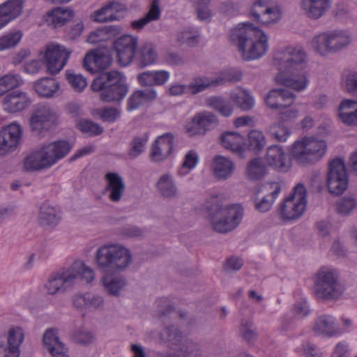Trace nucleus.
Instances as JSON below:
<instances>
[{"label":"nucleus","mask_w":357,"mask_h":357,"mask_svg":"<svg viewBox=\"0 0 357 357\" xmlns=\"http://www.w3.org/2000/svg\"><path fill=\"white\" fill-rule=\"evenodd\" d=\"M31 104L28 95L20 91H13L7 93L3 99L4 109L14 113L22 111Z\"/></svg>","instance_id":"obj_24"},{"label":"nucleus","mask_w":357,"mask_h":357,"mask_svg":"<svg viewBox=\"0 0 357 357\" xmlns=\"http://www.w3.org/2000/svg\"><path fill=\"white\" fill-rule=\"evenodd\" d=\"M230 98L236 106L243 111L250 110L255 105V99L247 90L231 92Z\"/></svg>","instance_id":"obj_39"},{"label":"nucleus","mask_w":357,"mask_h":357,"mask_svg":"<svg viewBox=\"0 0 357 357\" xmlns=\"http://www.w3.org/2000/svg\"><path fill=\"white\" fill-rule=\"evenodd\" d=\"M344 87L348 93L357 97V71H350L346 75Z\"/></svg>","instance_id":"obj_57"},{"label":"nucleus","mask_w":357,"mask_h":357,"mask_svg":"<svg viewBox=\"0 0 357 357\" xmlns=\"http://www.w3.org/2000/svg\"><path fill=\"white\" fill-rule=\"evenodd\" d=\"M241 333L243 338L247 342L255 340L257 336L253 322L246 319L241 321Z\"/></svg>","instance_id":"obj_58"},{"label":"nucleus","mask_w":357,"mask_h":357,"mask_svg":"<svg viewBox=\"0 0 357 357\" xmlns=\"http://www.w3.org/2000/svg\"><path fill=\"white\" fill-rule=\"evenodd\" d=\"M242 78V73L236 68H228L220 72L219 76L214 79L215 86L225 85L227 82L236 83Z\"/></svg>","instance_id":"obj_43"},{"label":"nucleus","mask_w":357,"mask_h":357,"mask_svg":"<svg viewBox=\"0 0 357 357\" xmlns=\"http://www.w3.org/2000/svg\"><path fill=\"white\" fill-rule=\"evenodd\" d=\"M314 289L315 296L323 301L337 300L344 291L337 273L326 268H321L317 272Z\"/></svg>","instance_id":"obj_9"},{"label":"nucleus","mask_w":357,"mask_h":357,"mask_svg":"<svg viewBox=\"0 0 357 357\" xmlns=\"http://www.w3.org/2000/svg\"><path fill=\"white\" fill-rule=\"evenodd\" d=\"M143 231L134 225H126L119 229L118 234L123 238L139 237L142 235Z\"/></svg>","instance_id":"obj_62"},{"label":"nucleus","mask_w":357,"mask_h":357,"mask_svg":"<svg viewBox=\"0 0 357 357\" xmlns=\"http://www.w3.org/2000/svg\"><path fill=\"white\" fill-rule=\"evenodd\" d=\"M351 43V36L344 31H326L312 38L310 45L312 50L321 56L330 52H337L347 47Z\"/></svg>","instance_id":"obj_10"},{"label":"nucleus","mask_w":357,"mask_h":357,"mask_svg":"<svg viewBox=\"0 0 357 357\" xmlns=\"http://www.w3.org/2000/svg\"><path fill=\"white\" fill-rule=\"evenodd\" d=\"M155 188L165 199H174L179 196V191L172 175L165 174L160 176Z\"/></svg>","instance_id":"obj_29"},{"label":"nucleus","mask_w":357,"mask_h":357,"mask_svg":"<svg viewBox=\"0 0 357 357\" xmlns=\"http://www.w3.org/2000/svg\"><path fill=\"white\" fill-rule=\"evenodd\" d=\"M306 190L303 184L298 183L294 188V192L286 198L280 208L282 219L296 220L300 218L305 210L307 204Z\"/></svg>","instance_id":"obj_13"},{"label":"nucleus","mask_w":357,"mask_h":357,"mask_svg":"<svg viewBox=\"0 0 357 357\" xmlns=\"http://www.w3.org/2000/svg\"><path fill=\"white\" fill-rule=\"evenodd\" d=\"M197 162V153L193 150L189 151L185 156V160L181 167L178 170V174L181 176L187 175L196 166Z\"/></svg>","instance_id":"obj_51"},{"label":"nucleus","mask_w":357,"mask_h":357,"mask_svg":"<svg viewBox=\"0 0 357 357\" xmlns=\"http://www.w3.org/2000/svg\"><path fill=\"white\" fill-rule=\"evenodd\" d=\"M105 291L110 295L119 296L120 291L125 287L126 281L122 278H109L105 276L102 279Z\"/></svg>","instance_id":"obj_44"},{"label":"nucleus","mask_w":357,"mask_h":357,"mask_svg":"<svg viewBox=\"0 0 357 357\" xmlns=\"http://www.w3.org/2000/svg\"><path fill=\"white\" fill-rule=\"evenodd\" d=\"M139 68H144L156 62L158 54L154 45L151 43H145L136 50L135 56Z\"/></svg>","instance_id":"obj_31"},{"label":"nucleus","mask_w":357,"mask_h":357,"mask_svg":"<svg viewBox=\"0 0 357 357\" xmlns=\"http://www.w3.org/2000/svg\"><path fill=\"white\" fill-rule=\"evenodd\" d=\"M22 3V0H8L0 5V29L20 15Z\"/></svg>","instance_id":"obj_28"},{"label":"nucleus","mask_w":357,"mask_h":357,"mask_svg":"<svg viewBox=\"0 0 357 357\" xmlns=\"http://www.w3.org/2000/svg\"><path fill=\"white\" fill-rule=\"evenodd\" d=\"M278 114V122L283 124L284 122L295 119L298 116V110L296 107L280 110Z\"/></svg>","instance_id":"obj_63"},{"label":"nucleus","mask_w":357,"mask_h":357,"mask_svg":"<svg viewBox=\"0 0 357 357\" xmlns=\"http://www.w3.org/2000/svg\"><path fill=\"white\" fill-rule=\"evenodd\" d=\"M77 128L82 132L91 136L99 135L103 132V128L99 124L87 119L81 120L77 123Z\"/></svg>","instance_id":"obj_53"},{"label":"nucleus","mask_w":357,"mask_h":357,"mask_svg":"<svg viewBox=\"0 0 357 357\" xmlns=\"http://www.w3.org/2000/svg\"><path fill=\"white\" fill-rule=\"evenodd\" d=\"M72 148L66 140L42 144L23 159V169L26 172H36L50 169L66 157Z\"/></svg>","instance_id":"obj_3"},{"label":"nucleus","mask_w":357,"mask_h":357,"mask_svg":"<svg viewBox=\"0 0 357 357\" xmlns=\"http://www.w3.org/2000/svg\"><path fill=\"white\" fill-rule=\"evenodd\" d=\"M174 135L167 132L159 136L152 144L150 158L154 162H159L167 159L174 149Z\"/></svg>","instance_id":"obj_21"},{"label":"nucleus","mask_w":357,"mask_h":357,"mask_svg":"<svg viewBox=\"0 0 357 357\" xmlns=\"http://www.w3.org/2000/svg\"><path fill=\"white\" fill-rule=\"evenodd\" d=\"M295 99L296 95L287 89H272L264 97L266 106L275 110H282L289 107Z\"/></svg>","instance_id":"obj_20"},{"label":"nucleus","mask_w":357,"mask_h":357,"mask_svg":"<svg viewBox=\"0 0 357 357\" xmlns=\"http://www.w3.org/2000/svg\"><path fill=\"white\" fill-rule=\"evenodd\" d=\"M326 142L314 137H305L296 141L290 149V154L301 165H312L320 160L326 154Z\"/></svg>","instance_id":"obj_8"},{"label":"nucleus","mask_w":357,"mask_h":357,"mask_svg":"<svg viewBox=\"0 0 357 357\" xmlns=\"http://www.w3.org/2000/svg\"><path fill=\"white\" fill-rule=\"evenodd\" d=\"M205 208L213 229L218 233H227L234 229L242 220L243 209L239 205L223 206L217 197L207 201Z\"/></svg>","instance_id":"obj_6"},{"label":"nucleus","mask_w":357,"mask_h":357,"mask_svg":"<svg viewBox=\"0 0 357 357\" xmlns=\"http://www.w3.org/2000/svg\"><path fill=\"white\" fill-rule=\"evenodd\" d=\"M52 357H68V348L61 341L47 350Z\"/></svg>","instance_id":"obj_64"},{"label":"nucleus","mask_w":357,"mask_h":357,"mask_svg":"<svg viewBox=\"0 0 357 357\" xmlns=\"http://www.w3.org/2000/svg\"><path fill=\"white\" fill-rule=\"evenodd\" d=\"M59 114L52 106L40 103L36 105L30 114L29 126L33 135L43 137L59 123Z\"/></svg>","instance_id":"obj_11"},{"label":"nucleus","mask_w":357,"mask_h":357,"mask_svg":"<svg viewBox=\"0 0 357 357\" xmlns=\"http://www.w3.org/2000/svg\"><path fill=\"white\" fill-rule=\"evenodd\" d=\"M73 15L72 10L56 8L52 10L50 17L54 27H58L72 19Z\"/></svg>","instance_id":"obj_47"},{"label":"nucleus","mask_w":357,"mask_h":357,"mask_svg":"<svg viewBox=\"0 0 357 357\" xmlns=\"http://www.w3.org/2000/svg\"><path fill=\"white\" fill-rule=\"evenodd\" d=\"M95 277L92 268L85 266L82 261H76L68 268L53 273L45 284L50 295L63 294L70 291L81 281L91 282Z\"/></svg>","instance_id":"obj_4"},{"label":"nucleus","mask_w":357,"mask_h":357,"mask_svg":"<svg viewBox=\"0 0 357 357\" xmlns=\"http://www.w3.org/2000/svg\"><path fill=\"white\" fill-rule=\"evenodd\" d=\"M266 160L270 166L278 171L285 172L288 169L285 153L278 145H272L268 148Z\"/></svg>","instance_id":"obj_33"},{"label":"nucleus","mask_w":357,"mask_h":357,"mask_svg":"<svg viewBox=\"0 0 357 357\" xmlns=\"http://www.w3.org/2000/svg\"><path fill=\"white\" fill-rule=\"evenodd\" d=\"M274 65L278 70V83L297 91L306 88L308 81L303 73L305 54L301 49L289 47L279 51L274 56Z\"/></svg>","instance_id":"obj_1"},{"label":"nucleus","mask_w":357,"mask_h":357,"mask_svg":"<svg viewBox=\"0 0 357 357\" xmlns=\"http://www.w3.org/2000/svg\"><path fill=\"white\" fill-rule=\"evenodd\" d=\"M219 125L218 116L211 112L203 111L196 114L191 123L187 127L190 135H205L208 131L217 128Z\"/></svg>","instance_id":"obj_18"},{"label":"nucleus","mask_w":357,"mask_h":357,"mask_svg":"<svg viewBox=\"0 0 357 357\" xmlns=\"http://www.w3.org/2000/svg\"><path fill=\"white\" fill-rule=\"evenodd\" d=\"M107 181L106 190L109 192V198L114 202L121 200L126 189L123 178L114 172H109L105 175Z\"/></svg>","instance_id":"obj_30"},{"label":"nucleus","mask_w":357,"mask_h":357,"mask_svg":"<svg viewBox=\"0 0 357 357\" xmlns=\"http://www.w3.org/2000/svg\"><path fill=\"white\" fill-rule=\"evenodd\" d=\"M22 130L20 124L12 123L0 131V155L14 151L20 144Z\"/></svg>","instance_id":"obj_19"},{"label":"nucleus","mask_w":357,"mask_h":357,"mask_svg":"<svg viewBox=\"0 0 357 357\" xmlns=\"http://www.w3.org/2000/svg\"><path fill=\"white\" fill-rule=\"evenodd\" d=\"M357 206L356 200L351 197H344L336 204V211L342 215H349Z\"/></svg>","instance_id":"obj_52"},{"label":"nucleus","mask_w":357,"mask_h":357,"mask_svg":"<svg viewBox=\"0 0 357 357\" xmlns=\"http://www.w3.org/2000/svg\"><path fill=\"white\" fill-rule=\"evenodd\" d=\"M271 188L273 190L270 194L264 196L259 202H255V208L259 212L265 213L269 211L281 191V187L278 183H272Z\"/></svg>","instance_id":"obj_40"},{"label":"nucleus","mask_w":357,"mask_h":357,"mask_svg":"<svg viewBox=\"0 0 357 357\" xmlns=\"http://www.w3.org/2000/svg\"><path fill=\"white\" fill-rule=\"evenodd\" d=\"M72 338L77 344L87 345L93 342L94 336L89 331L84 328H79L73 333Z\"/></svg>","instance_id":"obj_55"},{"label":"nucleus","mask_w":357,"mask_h":357,"mask_svg":"<svg viewBox=\"0 0 357 357\" xmlns=\"http://www.w3.org/2000/svg\"><path fill=\"white\" fill-rule=\"evenodd\" d=\"M138 38L131 35H123L113 42V49L118 63L121 66H127L135 58Z\"/></svg>","instance_id":"obj_17"},{"label":"nucleus","mask_w":357,"mask_h":357,"mask_svg":"<svg viewBox=\"0 0 357 357\" xmlns=\"http://www.w3.org/2000/svg\"><path fill=\"white\" fill-rule=\"evenodd\" d=\"M266 140L264 133L257 130H251L248 135V149L255 153L264 149Z\"/></svg>","instance_id":"obj_42"},{"label":"nucleus","mask_w":357,"mask_h":357,"mask_svg":"<svg viewBox=\"0 0 357 357\" xmlns=\"http://www.w3.org/2000/svg\"><path fill=\"white\" fill-rule=\"evenodd\" d=\"M60 220L58 210L48 203H43L38 214V221L43 226L54 227Z\"/></svg>","instance_id":"obj_35"},{"label":"nucleus","mask_w":357,"mask_h":357,"mask_svg":"<svg viewBox=\"0 0 357 357\" xmlns=\"http://www.w3.org/2000/svg\"><path fill=\"white\" fill-rule=\"evenodd\" d=\"M24 339V333L19 326L13 327L8 333V345L4 349V357H19L20 347Z\"/></svg>","instance_id":"obj_27"},{"label":"nucleus","mask_w":357,"mask_h":357,"mask_svg":"<svg viewBox=\"0 0 357 357\" xmlns=\"http://www.w3.org/2000/svg\"><path fill=\"white\" fill-rule=\"evenodd\" d=\"M250 15L256 22L270 26L281 20L282 10L279 6H271L267 1L257 0L250 8Z\"/></svg>","instance_id":"obj_16"},{"label":"nucleus","mask_w":357,"mask_h":357,"mask_svg":"<svg viewBox=\"0 0 357 357\" xmlns=\"http://www.w3.org/2000/svg\"><path fill=\"white\" fill-rule=\"evenodd\" d=\"M112 61V57L100 50H93L86 54L83 59V67L91 74L108 68Z\"/></svg>","instance_id":"obj_22"},{"label":"nucleus","mask_w":357,"mask_h":357,"mask_svg":"<svg viewBox=\"0 0 357 357\" xmlns=\"http://www.w3.org/2000/svg\"><path fill=\"white\" fill-rule=\"evenodd\" d=\"M206 105L215 110L224 117H229L233 114L234 107L231 103L221 96H211L206 99Z\"/></svg>","instance_id":"obj_37"},{"label":"nucleus","mask_w":357,"mask_h":357,"mask_svg":"<svg viewBox=\"0 0 357 357\" xmlns=\"http://www.w3.org/2000/svg\"><path fill=\"white\" fill-rule=\"evenodd\" d=\"M268 132L273 138L280 142H285L291 135L290 129L279 122L271 125Z\"/></svg>","instance_id":"obj_50"},{"label":"nucleus","mask_w":357,"mask_h":357,"mask_svg":"<svg viewBox=\"0 0 357 357\" xmlns=\"http://www.w3.org/2000/svg\"><path fill=\"white\" fill-rule=\"evenodd\" d=\"M339 116L347 126L357 125V101L343 100L339 105Z\"/></svg>","instance_id":"obj_32"},{"label":"nucleus","mask_w":357,"mask_h":357,"mask_svg":"<svg viewBox=\"0 0 357 357\" xmlns=\"http://www.w3.org/2000/svg\"><path fill=\"white\" fill-rule=\"evenodd\" d=\"M22 83L19 75L7 74L0 78V97L15 88L18 87Z\"/></svg>","instance_id":"obj_45"},{"label":"nucleus","mask_w":357,"mask_h":357,"mask_svg":"<svg viewBox=\"0 0 357 357\" xmlns=\"http://www.w3.org/2000/svg\"><path fill=\"white\" fill-rule=\"evenodd\" d=\"M66 75L69 84L75 91L81 92L86 88V79L82 75L75 74L68 70Z\"/></svg>","instance_id":"obj_54"},{"label":"nucleus","mask_w":357,"mask_h":357,"mask_svg":"<svg viewBox=\"0 0 357 357\" xmlns=\"http://www.w3.org/2000/svg\"><path fill=\"white\" fill-rule=\"evenodd\" d=\"M59 83L53 78L43 77L34 83V89L40 96L48 98L59 89Z\"/></svg>","instance_id":"obj_38"},{"label":"nucleus","mask_w":357,"mask_h":357,"mask_svg":"<svg viewBox=\"0 0 357 357\" xmlns=\"http://www.w3.org/2000/svg\"><path fill=\"white\" fill-rule=\"evenodd\" d=\"M22 34L15 32L7 34L0 38V51L15 47L20 40Z\"/></svg>","instance_id":"obj_59"},{"label":"nucleus","mask_w":357,"mask_h":357,"mask_svg":"<svg viewBox=\"0 0 357 357\" xmlns=\"http://www.w3.org/2000/svg\"><path fill=\"white\" fill-rule=\"evenodd\" d=\"M348 185V176L346 167L342 159L333 160L328 167L327 187L331 193L342 194Z\"/></svg>","instance_id":"obj_14"},{"label":"nucleus","mask_w":357,"mask_h":357,"mask_svg":"<svg viewBox=\"0 0 357 357\" xmlns=\"http://www.w3.org/2000/svg\"><path fill=\"white\" fill-rule=\"evenodd\" d=\"M234 169V163L228 158L217 155L213 160L214 174L219 179H226L229 177Z\"/></svg>","instance_id":"obj_36"},{"label":"nucleus","mask_w":357,"mask_h":357,"mask_svg":"<svg viewBox=\"0 0 357 357\" xmlns=\"http://www.w3.org/2000/svg\"><path fill=\"white\" fill-rule=\"evenodd\" d=\"M266 174V166L261 158L252 160L247 167V174L251 180H259Z\"/></svg>","instance_id":"obj_46"},{"label":"nucleus","mask_w":357,"mask_h":357,"mask_svg":"<svg viewBox=\"0 0 357 357\" xmlns=\"http://www.w3.org/2000/svg\"><path fill=\"white\" fill-rule=\"evenodd\" d=\"M147 141L148 135L146 133L135 136L130 144V147L128 151L130 158L134 159L139 156L144 151Z\"/></svg>","instance_id":"obj_49"},{"label":"nucleus","mask_w":357,"mask_h":357,"mask_svg":"<svg viewBox=\"0 0 357 357\" xmlns=\"http://www.w3.org/2000/svg\"><path fill=\"white\" fill-rule=\"evenodd\" d=\"M121 29L117 26H105L102 29H99L93 32H91L87 38V42L91 44L98 43L100 41L107 39L103 35L105 33L114 36L119 33Z\"/></svg>","instance_id":"obj_48"},{"label":"nucleus","mask_w":357,"mask_h":357,"mask_svg":"<svg viewBox=\"0 0 357 357\" xmlns=\"http://www.w3.org/2000/svg\"><path fill=\"white\" fill-rule=\"evenodd\" d=\"M221 144L224 148L238 154L243 152L245 144L243 137L236 132L223 133L221 136Z\"/></svg>","instance_id":"obj_34"},{"label":"nucleus","mask_w":357,"mask_h":357,"mask_svg":"<svg viewBox=\"0 0 357 357\" xmlns=\"http://www.w3.org/2000/svg\"><path fill=\"white\" fill-rule=\"evenodd\" d=\"M126 10V6L118 1H110L93 15V20L98 22H107L119 19L118 13Z\"/></svg>","instance_id":"obj_25"},{"label":"nucleus","mask_w":357,"mask_h":357,"mask_svg":"<svg viewBox=\"0 0 357 357\" xmlns=\"http://www.w3.org/2000/svg\"><path fill=\"white\" fill-rule=\"evenodd\" d=\"M120 110L115 107H105L98 112L102 120L107 122H114L120 116Z\"/></svg>","instance_id":"obj_60"},{"label":"nucleus","mask_w":357,"mask_h":357,"mask_svg":"<svg viewBox=\"0 0 357 357\" xmlns=\"http://www.w3.org/2000/svg\"><path fill=\"white\" fill-rule=\"evenodd\" d=\"M188 86V91L192 95H197L210 88L216 87L213 79L207 77H195Z\"/></svg>","instance_id":"obj_41"},{"label":"nucleus","mask_w":357,"mask_h":357,"mask_svg":"<svg viewBox=\"0 0 357 357\" xmlns=\"http://www.w3.org/2000/svg\"><path fill=\"white\" fill-rule=\"evenodd\" d=\"M332 0H301V6L308 17L317 20L331 8Z\"/></svg>","instance_id":"obj_26"},{"label":"nucleus","mask_w":357,"mask_h":357,"mask_svg":"<svg viewBox=\"0 0 357 357\" xmlns=\"http://www.w3.org/2000/svg\"><path fill=\"white\" fill-rule=\"evenodd\" d=\"M60 340L58 336L57 329L50 328L45 332L43 342L47 350H48L51 346L55 345Z\"/></svg>","instance_id":"obj_61"},{"label":"nucleus","mask_w":357,"mask_h":357,"mask_svg":"<svg viewBox=\"0 0 357 357\" xmlns=\"http://www.w3.org/2000/svg\"><path fill=\"white\" fill-rule=\"evenodd\" d=\"M91 89L99 93L102 101L114 103H120L129 90L124 75L116 70L98 74L93 79Z\"/></svg>","instance_id":"obj_5"},{"label":"nucleus","mask_w":357,"mask_h":357,"mask_svg":"<svg viewBox=\"0 0 357 357\" xmlns=\"http://www.w3.org/2000/svg\"><path fill=\"white\" fill-rule=\"evenodd\" d=\"M312 330L315 335L326 337L341 334L335 318L330 314H322L317 317L314 321Z\"/></svg>","instance_id":"obj_23"},{"label":"nucleus","mask_w":357,"mask_h":357,"mask_svg":"<svg viewBox=\"0 0 357 357\" xmlns=\"http://www.w3.org/2000/svg\"><path fill=\"white\" fill-rule=\"evenodd\" d=\"M229 40L238 47L245 60L261 57L268 48L267 36L248 22L239 24L236 28L231 29Z\"/></svg>","instance_id":"obj_2"},{"label":"nucleus","mask_w":357,"mask_h":357,"mask_svg":"<svg viewBox=\"0 0 357 357\" xmlns=\"http://www.w3.org/2000/svg\"><path fill=\"white\" fill-rule=\"evenodd\" d=\"M72 51L63 45L50 43L46 45L43 59L48 73L55 75L66 66Z\"/></svg>","instance_id":"obj_15"},{"label":"nucleus","mask_w":357,"mask_h":357,"mask_svg":"<svg viewBox=\"0 0 357 357\" xmlns=\"http://www.w3.org/2000/svg\"><path fill=\"white\" fill-rule=\"evenodd\" d=\"M160 337L169 347L184 353L185 357H197L200 355L198 345L191 340L185 339L183 333L175 326L165 328L160 332Z\"/></svg>","instance_id":"obj_12"},{"label":"nucleus","mask_w":357,"mask_h":357,"mask_svg":"<svg viewBox=\"0 0 357 357\" xmlns=\"http://www.w3.org/2000/svg\"><path fill=\"white\" fill-rule=\"evenodd\" d=\"M199 34L190 31H183L177 34L176 40L181 44L195 46L199 43Z\"/></svg>","instance_id":"obj_56"},{"label":"nucleus","mask_w":357,"mask_h":357,"mask_svg":"<svg viewBox=\"0 0 357 357\" xmlns=\"http://www.w3.org/2000/svg\"><path fill=\"white\" fill-rule=\"evenodd\" d=\"M130 250L119 243H107L98 248L94 263L102 271L114 273L125 271L131 264Z\"/></svg>","instance_id":"obj_7"}]
</instances>
